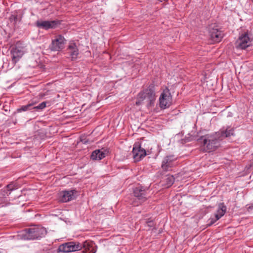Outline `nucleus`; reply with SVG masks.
Here are the masks:
<instances>
[{
  "mask_svg": "<svg viewBox=\"0 0 253 253\" xmlns=\"http://www.w3.org/2000/svg\"><path fill=\"white\" fill-rule=\"evenodd\" d=\"M198 141L203 146V151L205 152H212L216 150L220 146V142L222 141L218 132L212 134H206L202 136Z\"/></svg>",
  "mask_w": 253,
  "mask_h": 253,
  "instance_id": "obj_1",
  "label": "nucleus"
},
{
  "mask_svg": "<svg viewBox=\"0 0 253 253\" xmlns=\"http://www.w3.org/2000/svg\"><path fill=\"white\" fill-rule=\"evenodd\" d=\"M154 88V84H151L149 85L148 88L139 92L138 94V100L136 102V105H140L144 99H147L148 105L151 106L155 100Z\"/></svg>",
  "mask_w": 253,
  "mask_h": 253,
  "instance_id": "obj_2",
  "label": "nucleus"
},
{
  "mask_svg": "<svg viewBox=\"0 0 253 253\" xmlns=\"http://www.w3.org/2000/svg\"><path fill=\"white\" fill-rule=\"evenodd\" d=\"M46 234V231L43 227H35L25 229L22 236L25 240H35L41 238Z\"/></svg>",
  "mask_w": 253,
  "mask_h": 253,
  "instance_id": "obj_3",
  "label": "nucleus"
},
{
  "mask_svg": "<svg viewBox=\"0 0 253 253\" xmlns=\"http://www.w3.org/2000/svg\"><path fill=\"white\" fill-rule=\"evenodd\" d=\"M160 107L161 109H165L169 107L172 104V96L169 90L166 88L161 94L160 98Z\"/></svg>",
  "mask_w": 253,
  "mask_h": 253,
  "instance_id": "obj_4",
  "label": "nucleus"
},
{
  "mask_svg": "<svg viewBox=\"0 0 253 253\" xmlns=\"http://www.w3.org/2000/svg\"><path fill=\"white\" fill-rule=\"evenodd\" d=\"M81 250L80 243L78 242H70L63 244L59 246L58 253H69Z\"/></svg>",
  "mask_w": 253,
  "mask_h": 253,
  "instance_id": "obj_5",
  "label": "nucleus"
},
{
  "mask_svg": "<svg viewBox=\"0 0 253 253\" xmlns=\"http://www.w3.org/2000/svg\"><path fill=\"white\" fill-rule=\"evenodd\" d=\"M177 158L174 155L165 156L162 162L161 169L164 171H168L176 166Z\"/></svg>",
  "mask_w": 253,
  "mask_h": 253,
  "instance_id": "obj_6",
  "label": "nucleus"
},
{
  "mask_svg": "<svg viewBox=\"0 0 253 253\" xmlns=\"http://www.w3.org/2000/svg\"><path fill=\"white\" fill-rule=\"evenodd\" d=\"M250 38L248 32H245L240 35L235 43L237 49H245L250 45Z\"/></svg>",
  "mask_w": 253,
  "mask_h": 253,
  "instance_id": "obj_7",
  "label": "nucleus"
},
{
  "mask_svg": "<svg viewBox=\"0 0 253 253\" xmlns=\"http://www.w3.org/2000/svg\"><path fill=\"white\" fill-rule=\"evenodd\" d=\"M132 153L135 161H139L146 155V150L141 148V144L139 142H136L134 144Z\"/></svg>",
  "mask_w": 253,
  "mask_h": 253,
  "instance_id": "obj_8",
  "label": "nucleus"
},
{
  "mask_svg": "<svg viewBox=\"0 0 253 253\" xmlns=\"http://www.w3.org/2000/svg\"><path fill=\"white\" fill-rule=\"evenodd\" d=\"M148 188L139 185L133 188L134 196L139 201L140 203H143L147 200V191Z\"/></svg>",
  "mask_w": 253,
  "mask_h": 253,
  "instance_id": "obj_9",
  "label": "nucleus"
},
{
  "mask_svg": "<svg viewBox=\"0 0 253 253\" xmlns=\"http://www.w3.org/2000/svg\"><path fill=\"white\" fill-rule=\"evenodd\" d=\"M65 41L66 40L63 36L58 35L54 40H52L51 44L49 45V48L52 51H59L63 48Z\"/></svg>",
  "mask_w": 253,
  "mask_h": 253,
  "instance_id": "obj_10",
  "label": "nucleus"
},
{
  "mask_svg": "<svg viewBox=\"0 0 253 253\" xmlns=\"http://www.w3.org/2000/svg\"><path fill=\"white\" fill-rule=\"evenodd\" d=\"M61 24L59 20L52 21H37L36 26L45 30L56 28L57 26Z\"/></svg>",
  "mask_w": 253,
  "mask_h": 253,
  "instance_id": "obj_11",
  "label": "nucleus"
},
{
  "mask_svg": "<svg viewBox=\"0 0 253 253\" xmlns=\"http://www.w3.org/2000/svg\"><path fill=\"white\" fill-rule=\"evenodd\" d=\"M214 26L209 29V33L211 39L215 42H220L223 38V34L221 30Z\"/></svg>",
  "mask_w": 253,
  "mask_h": 253,
  "instance_id": "obj_12",
  "label": "nucleus"
},
{
  "mask_svg": "<svg viewBox=\"0 0 253 253\" xmlns=\"http://www.w3.org/2000/svg\"><path fill=\"white\" fill-rule=\"evenodd\" d=\"M75 193H77V191L75 190L62 191L60 194V201L62 202H67L74 199L75 198V196L74 195Z\"/></svg>",
  "mask_w": 253,
  "mask_h": 253,
  "instance_id": "obj_13",
  "label": "nucleus"
},
{
  "mask_svg": "<svg viewBox=\"0 0 253 253\" xmlns=\"http://www.w3.org/2000/svg\"><path fill=\"white\" fill-rule=\"evenodd\" d=\"M94 244L93 242L85 241L83 244L80 243L81 250L84 249V253H95L96 249L95 246H93Z\"/></svg>",
  "mask_w": 253,
  "mask_h": 253,
  "instance_id": "obj_14",
  "label": "nucleus"
},
{
  "mask_svg": "<svg viewBox=\"0 0 253 253\" xmlns=\"http://www.w3.org/2000/svg\"><path fill=\"white\" fill-rule=\"evenodd\" d=\"M11 54H12V61L13 63L15 64L22 56L24 52L22 50L15 47L12 48Z\"/></svg>",
  "mask_w": 253,
  "mask_h": 253,
  "instance_id": "obj_15",
  "label": "nucleus"
},
{
  "mask_svg": "<svg viewBox=\"0 0 253 253\" xmlns=\"http://www.w3.org/2000/svg\"><path fill=\"white\" fill-rule=\"evenodd\" d=\"M219 136L222 140L226 137H229L234 135V128L227 126L225 129L223 127L222 130L217 132Z\"/></svg>",
  "mask_w": 253,
  "mask_h": 253,
  "instance_id": "obj_16",
  "label": "nucleus"
},
{
  "mask_svg": "<svg viewBox=\"0 0 253 253\" xmlns=\"http://www.w3.org/2000/svg\"><path fill=\"white\" fill-rule=\"evenodd\" d=\"M68 53L72 60H74L77 58L79 54V49L74 42L71 43L68 47Z\"/></svg>",
  "mask_w": 253,
  "mask_h": 253,
  "instance_id": "obj_17",
  "label": "nucleus"
},
{
  "mask_svg": "<svg viewBox=\"0 0 253 253\" xmlns=\"http://www.w3.org/2000/svg\"><path fill=\"white\" fill-rule=\"evenodd\" d=\"M226 207L223 203H220L218 204V208L217 213L215 214V218L216 220H218L222 216H223L226 213Z\"/></svg>",
  "mask_w": 253,
  "mask_h": 253,
  "instance_id": "obj_18",
  "label": "nucleus"
},
{
  "mask_svg": "<svg viewBox=\"0 0 253 253\" xmlns=\"http://www.w3.org/2000/svg\"><path fill=\"white\" fill-rule=\"evenodd\" d=\"M36 104V102H32L30 103H28L26 105L22 106L19 108H18L16 110L17 112L20 113L22 111H27L28 110H30L32 109H33V106H34Z\"/></svg>",
  "mask_w": 253,
  "mask_h": 253,
  "instance_id": "obj_19",
  "label": "nucleus"
},
{
  "mask_svg": "<svg viewBox=\"0 0 253 253\" xmlns=\"http://www.w3.org/2000/svg\"><path fill=\"white\" fill-rule=\"evenodd\" d=\"M16 189H17V188L14 183H10V184L6 185V190H4V192H5V194H4L3 195L5 196L6 195L7 196H8L10 194L11 191Z\"/></svg>",
  "mask_w": 253,
  "mask_h": 253,
  "instance_id": "obj_20",
  "label": "nucleus"
},
{
  "mask_svg": "<svg viewBox=\"0 0 253 253\" xmlns=\"http://www.w3.org/2000/svg\"><path fill=\"white\" fill-rule=\"evenodd\" d=\"M175 178L172 175L168 176L166 179V185L167 187L171 186L174 182Z\"/></svg>",
  "mask_w": 253,
  "mask_h": 253,
  "instance_id": "obj_21",
  "label": "nucleus"
},
{
  "mask_svg": "<svg viewBox=\"0 0 253 253\" xmlns=\"http://www.w3.org/2000/svg\"><path fill=\"white\" fill-rule=\"evenodd\" d=\"M100 149L93 151L90 155V159L92 160H98L99 156Z\"/></svg>",
  "mask_w": 253,
  "mask_h": 253,
  "instance_id": "obj_22",
  "label": "nucleus"
},
{
  "mask_svg": "<svg viewBox=\"0 0 253 253\" xmlns=\"http://www.w3.org/2000/svg\"><path fill=\"white\" fill-rule=\"evenodd\" d=\"M108 153V151L107 150L103 149L100 150L99 156L98 160H101L105 158Z\"/></svg>",
  "mask_w": 253,
  "mask_h": 253,
  "instance_id": "obj_23",
  "label": "nucleus"
},
{
  "mask_svg": "<svg viewBox=\"0 0 253 253\" xmlns=\"http://www.w3.org/2000/svg\"><path fill=\"white\" fill-rule=\"evenodd\" d=\"M46 102H42L41 103H40L39 105L36 106H33V109H36V110H42L43 108H44L46 107Z\"/></svg>",
  "mask_w": 253,
  "mask_h": 253,
  "instance_id": "obj_24",
  "label": "nucleus"
},
{
  "mask_svg": "<svg viewBox=\"0 0 253 253\" xmlns=\"http://www.w3.org/2000/svg\"><path fill=\"white\" fill-rule=\"evenodd\" d=\"M11 22H13L14 24L15 25L18 20V16L15 14H12L10 15L9 18Z\"/></svg>",
  "mask_w": 253,
  "mask_h": 253,
  "instance_id": "obj_25",
  "label": "nucleus"
},
{
  "mask_svg": "<svg viewBox=\"0 0 253 253\" xmlns=\"http://www.w3.org/2000/svg\"><path fill=\"white\" fill-rule=\"evenodd\" d=\"M80 141L82 142L83 144H86L90 142V141L85 135H81L80 137Z\"/></svg>",
  "mask_w": 253,
  "mask_h": 253,
  "instance_id": "obj_26",
  "label": "nucleus"
},
{
  "mask_svg": "<svg viewBox=\"0 0 253 253\" xmlns=\"http://www.w3.org/2000/svg\"><path fill=\"white\" fill-rule=\"evenodd\" d=\"M146 224L148 227L150 228L153 227L155 225V223L152 220L149 219L148 221H146Z\"/></svg>",
  "mask_w": 253,
  "mask_h": 253,
  "instance_id": "obj_27",
  "label": "nucleus"
},
{
  "mask_svg": "<svg viewBox=\"0 0 253 253\" xmlns=\"http://www.w3.org/2000/svg\"><path fill=\"white\" fill-rule=\"evenodd\" d=\"M217 220H216V218L215 219H214L213 218H211L210 219V222H209V223H208L207 224V226H211V225H212L213 223H214V222L217 221Z\"/></svg>",
  "mask_w": 253,
  "mask_h": 253,
  "instance_id": "obj_28",
  "label": "nucleus"
},
{
  "mask_svg": "<svg viewBox=\"0 0 253 253\" xmlns=\"http://www.w3.org/2000/svg\"><path fill=\"white\" fill-rule=\"evenodd\" d=\"M253 209V206H250L248 208V211H250V210H252Z\"/></svg>",
  "mask_w": 253,
  "mask_h": 253,
  "instance_id": "obj_29",
  "label": "nucleus"
},
{
  "mask_svg": "<svg viewBox=\"0 0 253 253\" xmlns=\"http://www.w3.org/2000/svg\"><path fill=\"white\" fill-rule=\"evenodd\" d=\"M168 0H159L160 2H163L164 1H167Z\"/></svg>",
  "mask_w": 253,
  "mask_h": 253,
  "instance_id": "obj_30",
  "label": "nucleus"
}]
</instances>
